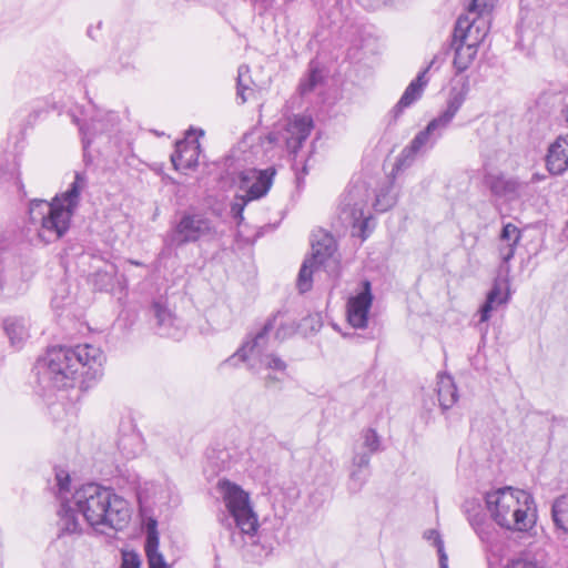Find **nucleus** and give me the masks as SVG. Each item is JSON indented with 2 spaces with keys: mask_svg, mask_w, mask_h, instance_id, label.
Returning a JSON list of instances; mask_svg holds the SVG:
<instances>
[{
  "mask_svg": "<svg viewBox=\"0 0 568 568\" xmlns=\"http://www.w3.org/2000/svg\"><path fill=\"white\" fill-rule=\"evenodd\" d=\"M275 174L273 166L264 170L246 169L239 175L240 189L245 192L247 200H258L270 191Z\"/></svg>",
  "mask_w": 568,
  "mask_h": 568,
  "instance_id": "9b49d317",
  "label": "nucleus"
},
{
  "mask_svg": "<svg viewBox=\"0 0 568 568\" xmlns=\"http://www.w3.org/2000/svg\"><path fill=\"white\" fill-rule=\"evenodd\" d=\"M121 568H141V559L134 551H124L122 554Z\"/></svg>",
  "mask_w": 568,
  "mask_h": 568,
  "instance_id": "79ce46f5",
  "label": "nucleus"
},
{
  "mask_svg": "<svg viewBox=\"0 0 568 568\" xmlns=\"http://www.w3.org/2000/svg\"><path fill=\"white\" fill-rule=\"evenodd\" d=\"M275 339L283 342L290 337H292L297 331V324L293 320H278L275 325Z\"/></svg>",
  "mask_w": 568,
  "mask_h": 568,
  "instance_id": "c9c22d12",
  "label": "nucleus"
},
{
  "mask_svg": "<svg viewBox=\"0 0 568 568\" xmlns=\"http://www.w3.org/2000/svg\"><path fill=\"white\" fill-rule=\"evenodd\" d=\"M449 49L454 50L455 52L453 64L457 73L467 70L475 60L478 52V49L471 47V44H465L453 37L449 43Z\"/></svg>",
  "mask_w": 568,
  "mask_h": 568,
  "instance_id": "b1692460",
  "label": "nucleus"
},
{
  "mask_svg": "<svg viewBox=\"0 0 568 568\" xmlns=\"http://www.w3.org/2000/svg\"><path fill=\"white\" fill-rule=\"evenodd\" d=\"M149 314L154 321L156 333L166 337H179L180 321L164 296L154 298L150 305Z\"/></svg>",
  "mask_w": 568,
  "mask_h": 568,
  "instance_id": "f8f14e48",
  "label": "nucleus"
},
{
  "mask_svg": "<svg viewBox=\"0 0 568 568\" xmlns=\"http://www.w3.org/2000/svg\"><path fill=\"white\" fill-rule=\"evenodd\" d=\"M78 513L92 527L114 530L123 529L131 518L128 501L116 495L113 489L95 483L82 485L74 491L70 500L62 503L58 521L60 538L67 535L82 534V524Z\"/></svg>",
  "mask_w": 568,
  "mask_h": 568,
  "instance_id": "f257e3e1",
  "label": "nucleus"
},
{
  "mask_svg": "<svg viewBox=\"0 0 568 568\" xmlns=\"http://www.w3.org/2000/svg\"><path fill=\"white\" fill-rule=\"evenodd\" d=\"M371 454L368 453H356L353 457V468L367 469L369 466Z\"/></svg>",
  "mask_w": 568,
  "mask_h": 568,
  "instance_id": "a18cd8bd",
  "label": "nucleus"
},
{
  "mask_svg": "<svg viewBox=\"0 0 568 568\" xmlns=\"http://www.w3.org/2000/svg\"><path fill=\"white\" fill-rule=\"evenodd\" d=\"M358 191L351 190L342 201L339 219L353 229V235L365 240L368 236L372 215L366 211V202L357 199Z\"/></svg>",
  "mask_w": 568,
  "mask_h": 568,
  "instance_id": "0eeeda50",
  "label": "nucleus"
},
{
  "mask_svg": "<svg viewBox=\"0 0 568 568\" xmlns=\"http://www.w3.org/2000/svg\"><path fill=\"white\" fill-rule=\"evenodd\" d=\"M200 145L186 140L175 143L174 152L171 154V162L176 171L193 170L197 166Z\"/></svg>",
  "mask_w": 568,
  "mask_h": 568,
  "instance_id": "a211bd4d",
  "label": "nucleus"
},
{
  "mask_svg": "<svg viewBox=\"0 0 568 568\" xmlns=\"http://www.w3.org/2000/svg\"><path fill=\"white\" fill-rule=\"evenodd\" d=\"M494 3L496 0H491ZM476 3H480V0H475Z\"/></svg>",
  "mask_w": 568,
  "mask_h": 568,
  "instance_id": "6e6d98bb",
  "label": "nucleus"
},
{
  "mask_svg": "<svg viewBox=\"0 0 568 568\" xmlns=\"http://www.w3.org/2000/svg\"><path fill=\"white\" fill-rule=\"evenodd\" d=\"M468 521L483 542H493L495 529L484 514L475 513L473 515H469Z\"/></svg>",
  "mask_w": 568,
  "mask_h": 568,
  "instance_id": "bb28decb",
  "label": "nucleus"
},
{
  "mask_svg": "<svg viewBox=\"0 0 568 568\" xmlns=\"http://www.w3.org/2000/svg\"><path fill=\"white\" fill-rule=\"evenodd\" d=\"M119 122V116L115 112H98L90 119L88 123L80 125V131L83 135V148L87 149L91 143V138L97 134H102L112 131Z\"/></svg>",
  "mask_w": 568,
  "mask_h": 568,
  "instance_id": "dca6fc26",
  "label": "nucleus"
},
{
  "mask_svg": "<svg viewBox=\"0 0 568 568\" xmlns=\"http://www.w3.org/2000/svg\"><path fill=\"white\" fill-rule=\"evenodd\" d=\"M215 234V224L205 213L196 210H185L172 223L164 237V244L168 247L180 248L187 244L212 239Z\"/></svg>",
  "mask_w": 568,
  "mask_h": 568,
  "instance_id": "39448f33",
  "label": "nucleus"
},
{
  "mask_svg": "<svg viewBox=\"0 0 568 568\" xmlns=\"http://www.w3.org/2000/svg\"><path fill=\"white\" fill-rule=\"evenodd\" d=\"M517 245L499 242L498 252L503 263L507 264L515 255Z\"/></svg>",
  "mask_w": 568,
  "mask_h": 568,
  "instance_id": "c03bdc74",
  "label": "nucleus"
},
{
  "mask_svg": "<svg viewBox=\"0 0 568 568\" xmlns=\"http://www.w3.org/2000/svg\"><path fill=\"white\" fill-rule=\"evenodd\" d=\"M562 113H564V116H565V119H566V121H567V123H568V104H567V105H566V108L564 109Z\"/></svg>",
  "mask_w": 568,
  "mask_h": 568,
  "instance_id": "864d4df0",
  "label": "nucleus"
},
{
  "mask_svg": "<svg viewBox=\"0 0 568 568\" xmlns=\"http://www.w3.org/2000/svg\"><path fill=\"white\" fill-rule=\"evenodd\" d=\"M469 81L468 78L464 80L460 88H452L449 92V97L447 100V106L445 111H443L437 118H435L438 122H440L446 129L449 126L450 122L464 104L469 93Z\"/></svg>",
  "mask_w": 568,
  "mask_h": 568,
  "instance_id": "6ab92c4d",
  "label": "nucleus"
},
{
  "mask_svg": "<svg viewBox=\"0 0 568 568\" xmlns=\"http://www.w3.org/2000/svg\"><path fill=\"white\" fill-rule=\"evenodd\" d=\"M321 266L315 264L314 261L305 258L303 262L301 270L297 276V288L301 293H306L312 288L313 284V273L317 271Z\"/></svg>",
  "mask_w": 568,
  "mask_h": 568,
  "instance_id": "c85d7f7f",
  "label": "nucleus"
},
{
  "mask_svg": "<svg viewBox=\"0 0 568 568\" xmlns=\"http://www.w3.org/2000/svg\"><path fill=\"white\" fill-rule=\"evenodd\" d=\"M282 317V312L272 314L257 332L247 336L246 341L243 343L240 349L231 358H229L227 362L236 357L242 362H245L250 358L258 359L263 355L267 354L271 332L274 331L277 318Z\"/></svg>",
  "mask_w": 568,
  "mask_h": 568,
  "instance_id": "1a4fd4ad",
  "label": "nucleus"
},
{
  "mask_svg": "<svg viewBox=\"0 0 568 568\" xmlns=\"http://www.w3.org/2000/svg\"><path fill=\"white\" fill-rule=\"evenodd\" d=\"M323 81L322 72L315 68H311L308 74L302 79L298 91L302 95L311 93Z\"/></svg>",
  "mask_w": 568,
  "mask_h": 568,
  "instance_id": "f704fd0d",
  "label": "nucleus"
},
{
  "mask_svg": "<svg viewBox=\"0 0 568 568\" xmlns=\"http://www.w3.org/2000/svg\"><path fill=\"white\" fill-rule=\"evenodd\" d=\"M217 489L222 495L225 507L241 532L245 535L255 534L258 527V521L250 505L248 494L239 485L231 483L227 479L219 480Z\"/></svg>",
  "mask_w": 568,
  "mask_h": 568,
  "instance_id": "423d86ee",
  "label": "nucleus"
},
{
  "mask_svg": "<svg viewBox=\"0 0 568 568\" xmlns=\"http://www.w3.org/2000/svg\"><path fill=\"white\" fill-rule=\"evenodd\" d=\"M508 301V295L501 296L500 284L496 281L489 290L485 303L480 307V322H486L490 317V313L498 305L505 304Z\"/></svg>",
  "mask_w": 568,
  "mask_h": 568,
  "instance_id": "cd10ccee",
  "label": "nucleus"
},
{
  "mask_svg": "<svg viewBox=\"0 0 568 568\" xmlns=\"http://www.w3.org/2000/svg\"><path fill=\"white\" fill-rule=\"evenodd\" d=\"M489 32V18L477 14L476 17L460 16L456 22L453 38L465 44L478 49Z\"/></svg>",
  "mask_w": 568,
  "mask_h": 568,
  "instance_id": "9d476101",
  "label": "nucleus"
},
{
  "mask_svg": "<svg viewBox=\"0 0 568 568\" xmlns=\"http://www.w3.org/2000/svg\"><path fill=\"white\" fill-rule=\"evenodd\" d=\"M364 447L368 449V454L376 453L379 449L381 440L377 433L368 428L363 433Z\"/></svg>",
  "mask_w": 568,
  "mask_h": 568,
  "instance_id": "ea45409f",
  "label": "nucleus"
},
{
  "mask_svg": "<svg viewBox=\"0 0 568 568\" xmlns=\"http://www.w3.org/2000/svg\"><path fill=\"white\" fill-rule=\"evenodd\" d=\"M88 185L84 172H75L69 189L57 194L51 202L32 200L29 214L32 223H40L39 236L47 243L61 239L70 227L71 219L79 206L80 194Z\"/></svg>",
  "mask_w": 568,
  "mask_h": 568,
  "instance_id": "7ed1b4c3",
  "label": "nucleus"
},
{
  "mask_svg": "<svg viewBox=\"0 0 568 568\" xmlns=\"http://www.w3.org/2000/svg\"><path fill=\"white\" fill-rule=\"evenodd\" d=\"M261 366L266 369L284 373L287 365L286 363L276 354L267 353L257 359Z\"/></svg>",
  "mask_w": 568,
  "mask_h": 568,
  "instance_id": "e433bc0d",
  "label": "nucleus"
},
{
  "mask_svg": "<svg viewBox=\"0 0 568 568\" xmlns=\"http://www.w3.org/2000/svg\"><path fill=\"white\" fill-rule=\"evenodd\" d=\"M367 474L363 469L353 468L349 475L348 488L353 493H357L362 489L366 483Z\"/></svg>",
  "mask_w": 568,
  "mask_h": 568,
  "instance_id": "58836bf2",
  "label": "nucleus"
},
{
  "mask_svg": "<svg viewBox=\"0 0 568 568\" xmlns=\"http://www.w3.org/2000/svg\"><path fill=\"white\" fill-rule=\"evenodd\" d=\"M275 382H278V378H277L276 376H274V375H271V374H270V375H267V376L265 377V385H266V386H271V385H272L273 383H275Z\"/></svg>",
  "mask_w": 568,
  "mask_h": 568,
  "instance_id": "603ef678",
  "label": "nucleus"
},
{
  "mask_svg": "<svg viewBox=\"0 0 568 568\" xmlns=\"http://www.w3.org/2000/svg\"><path fill=\"white\" fill-rule=\"evenodd\" d=\"M449 50H450V49H449V45H448L447 48H443V53H440V54H436V55L432 59V61H430V62H429V64L427 65V67H428V69H432L434 65H437V67H438L439 64H442V63L445 61L446 55L448 54Z\"/></svg>",
  "mask_w": 568,
  "mask_h": 568,
  "instance_id": "09e8293b",
  "label": "nucleus"
},
{
  "mask_svg": "<svg viewBox=\"0 0 568 568\" xmlns=\"http://www.w3.org/2000/svg\"><path fill=\"white\" fill-rule=\"evenodd\" d=\"M542 179H544V176H542V175H540V174H538V173H534V174L531 175L530 180H529L527 183H528V185H529L530 183H537V182H540Z\"/></svg>",
  "mask_w": 568,
  "mask_h": 568,
  "instance_id": "3c124183",
  "label": "nucleus"
},
{
  "mask_svg": "<svg viewBox=\"0 0 568 568\" xmlns=\"http://www.w3.org/2000/svg\"><path fill=\"white\" fill-rule=\"evenodd\" d=\"M55 479H57V484H58L60 494L69 490V485H70L69 474H67L64 471L57 473Z\"/></svg>",
  "mask_w": 568,
  "mask_h": 568,
  "instance_id": "49530a36",
  "label": "nucleus"
},
{
  "mask_svg": "<svg viewBox=\"0 0 568 568\" xmlns=\"http://www.w3.org/2000/svg\"><path fill=\"white\" fill-rule=\"evenodd\" d=\"M487 184L494 195L505 197L509 201L521 199L528 194V183H524L514 178L507 179L501 175L489 176Z\"/></svg>",
  "mask_w": 568,
  "mask_h": 568,
  "instance_id": "2eb2a0df",
  "label": "nucleus"
},
{
  "mask_svg": "<svg viewBox=\"0 0 568 568\" xmlns=\"http://www.w3.org/2000/svg\"><path fill=\"white\" fill-rule=\"evenodd\" d=\"M3 329L12 347L20 349L29 338L30 323L23 316H9L3 321Z\"/></svg>",
  "mask_w": 568,
  "mask_h": 568,
  "instance_id": "412c9836",
  "label": "nucleus"
},
{
  "mask_svg": "<svg viewBox=\"0 0 568 568\" xmlns=\"http://www.w3.org/2000/svg\"><path fill=\"white\" fill-rule=\"evenodd\" d=\"M105 355L91 344L77 346H53L36 363L38 381L43 387H73L78 379L89 387L90 382L103 375Z\"/></svg>",
  "mask_w": 568,
  "mask_h": 568,
  "instance_id": "f03ea898",
  "label": "nucleus"
},
{
  "mask_svg": "<svg viewBox=\"0 0 568 568\" xmlns=\"http://www.w3.org/2000/svg\"><path fill=\"white\" fill-rule=\"evenodd\" d=\"M252 80L250 77L248 65H240L237 71V91L236 95L241 99V103H245L254 90L251 87Z\"/></svg>",
  "mask_w": 568,
  "mask_h": 568,
  "instance_id": "c756f323",
  "label": "nucleus"
},
{
  "mask_svg": "<svg viewBox=\"0 0 568 568\" xmlns=\"http://www.w3.org/2000/svg\"><path fill=\"white\" fill-rule=\"evenodd\" d=\"M424 538L436 547L439 558V568H448V557L445 552L444 541L439 532L436 529H428L424 532Z\"/></svg>",
  "mask_w": 568,
  "mask_h": 568,
  "instance_id": "473e14b6",
  "label": "nucleus"
},
{
  "mask_svg": "<svg viewBox=\"0 0 568 568\" xmlns=\"http://www.w3.org/2000/svg\"><path fill=\"white\" fill-rule=\"evenodd\" d=\"M125 428V432L121 430L116 446L124 458L133 459L142 453L143 442L141 435L131 424H128Z\"/></svg>",
  "mask_w": 568,
  "mask_h": 568,
  "instance_id": "4be33fe9",
  "label": "nucleus"
},
{
  "mask_svg": "<svg viewBox=\"0 0 568 568\" xmlns=\"http://www.w3.org/2000/svg\"><path fill=\"white\" fill-rule=\"evenodd\" d=\"M494 4L495 3L491 0H480V3H476L475 0H473L469 6L468 14L474 17L481 14L489 18V10L494 7Z\"/></svg>",
  "mask_w": 568,
  "mask_h": 568,
  "instance_id": "a19ab883",
  "label": "nucleus"
},
{
  "mask_svg": "<svg viewBox=\"0 0 568 568\" xmlns=\"http://www.w3.org/2000/svg\"><path fill=\"white\" fill-rule=\"evenodd\" d=\"M334 250V239L331 235L323 233L318 240L312 241V255L307 258L322 266L326 260L333 255Z\"/></svg>",
  "mask_w": 568,
  "mask_h": 568,
  "instance_id": "393cba45",
  "label": "nucleus"
},
{
  "mask_svg": "<svg viewBox=\"0 0 568 568\" xmlns=\"http://www.w3.org/2000/svg\"><path fill=\"white\" fill-rule=\"evenodd\" d=\"M437 395L440 407L446 410L457 400V388L450 376H438Z\"/></svg>",
  "mask_w": 568,
  "mask_h": 568,
  "instance_id": "a878e982",
  "label": "nucleus"
},
{
  "mask_svg": "<svg viewBox=\"0 0 568 568\" xmlns=\"http://www.w3.org/2000/svg\"><path fill=\"white\" fill-rule=\"evenodd\" d=\"M551 520L558 537H568V491L556 497L551 504Z\"/></svg>",
  "mask_w": 568,
  "mask_h": 568,
  "instance_id": "5701e85b",
  "label": "nucleus"
},
{
  "mask_svg": "<svg viewBox=\"0 0 568 568\" xmlns=\"http://www.w3.org/2000/svg\"><path fill=\"white\" fill-rule=\"evenodd\" d=\"M446 128L433 119L424 130L419 131L410 143L405 146L397 160L398 168H407L415 160L416 155L424 154L432 150L443 136Z\"/></svg>",
  "mask_w": 568,
  "mask_h": 568,
  "instance_id": "6e6552de",
  "label": "nucleus"
},
{
  "mask_svg": "<svg viewBox=\"0 0 568 568\" xmlns=\"http://www.w3.org/2000/svg\"><path fill=\"white\" fill-rule=\"evenodd\" d=\"M240 200H241V202H234L231 205V214H232L233 219H235L237 221V224H241L242 221L244 220V217H243L244 207L247 204V202L250 201V200H247L246 194L244 196H241Z\"/></svg>",
  "mask_w": 568,
  "mask_h": 568,
  "instance_id": "37998d69",
  "label": "nucleus"
},
{
  "mask_svg": "<svg viewBox=\"0 0 568 568\" xmlns=\"http://www.w3.org/2000/svg\"><path fill=\"white\" fill-rule=\"evenodd\" d=\"M258 14H276L285 10L284 0H250Z\"/></svg>",
  "mask_w": 568,
  "mask_h": 568,
  "instance_id": "2f4dec72",
  "label": "nucleus"
},
{
  "mask_svg": "<svg viewBox=\"0 0 568 568\" xmlns=\"http://www.w3.org/2000/svg\"><path fill=\"white\" fill-rule=\"evenodd\" d=\"M430 69H428V67L426 69H424L423 71H420L418 73V75L416 77V79H414L412 81V83H414L416 87H419L424 90V88L426 87L428 80L426 79V73L429 71Z\"/></svg>",
  "mask_w": 568,
  "mask_h": 568,
  "instance_id": "8fccbe9b",
  "label": "nucleus"
},
{
  "mask_svg": "<svg viewBox=\"0 0 568 568\" xmlns=\"http://www.w3.org/2000/svg\"><path fill=\"white\" fill-rule=\"evenodd\" d=\"M423 91L424 90L422 88L416 87L410 82L397 104L394 106L393 112L395 113V116H398L404 109L410 106L415 101H417L422 97Z\"/></svg>",
  "mask_w": 568,
  "mask_h": 568,
  "instance_id": "7c9ffc66",
  "label": "nucleus"
},
{
  "mask_svg": "<svg viewBox=\"0 0 568 568\" xmlns=\"http://www.w3.org/2000/svg\"><path fill=\"white\" fill-rule=\"evenodd\" d=\"M115 270L113 265L109 266V270L98 271L93 275V285L99 291H109L113 287V276Z\"/></svg>",
  "mask_w": 568,
  "mask_h": 568,
  "instance_id": "72a5a7b5",
  "label": "nucleus"
},
{
  "mask_svg": "<svg viewBox=\"0 0 568 568\" xmlns=\"http://www.w3.org/2000/svg\"><path fill=\"white\" fill-rule=\"evenodd\" d=\"M520 239L521 232L516 225H514L513 223H507L506 225L503 226V230L499 235V242L518 245Z\"/></svg>",
  "mask_w": 568,
  "mask_h": 568,
  "instance_id": "4c0bfd02",
  "label": "nucleus"
},
{
  "mask_svg": "<svg viewBox=\"0 0 568 568\" xmlns=\"http://www.w3.org/2000/svg\"><path fill=\"white\" fill-rule=\"evenodd\" d=\"M159 531L156 520L150 519L146 526V537L144 550L148 558L149 568H170L163 555L159 551Z\"/></svg>",
  "mask_w": 568,
  "mask_h": 568,
  "instance_id": "aec40b11",
  "label": "nucleus"
},
{
  "mask_svg": "<svg viewBox=\"0 0 568 568\" xmlns=\"http://www.w3.org/2000/svg\"><path fill=\"white\" fill-rule=\"evenodd\" d=\"M546 165L552 175H561L568 170V135H559L549 145Z\"/></svg>",
  "mask_w": 568,
  "mask_h": 568,
  "instance_id": "f3484780",
  "label": "nucleus"
},
{
  "mask_svg": "<svg viewBox=\"0 0 568 568\" xmlns=\"http://www.w3.org/2000/svg\"><path fill=\"white\" fill-rule=\"evenodd\" d=\"M17 183H18L19 190L24 193V191H23L24 190V184L20 180Z\"/></svg>",
  "mask_w": 568,
  "mask_h": 568,
  "instance_id": "5fc2aeb1",
  "label": "nucleus"
},
{
  "mask_svg": "<svg viewBox=\"0 0 568 568\" xmlns=\"http://www.w3.org/2000/svg\"><path fill=\"white\" fill-rule=\"evenodd\" d=\"M506 568H540L537 564L525 560V559H516L509 562Z\"/></svg>",
  "mask_w": 568,
  "mask_h": 568,
  "instance_id": "de8ad7c7",
  "label": "nucleus"
},
{
  "mask_svg": "<svg viewBox=\"0 0 568 568\" xmlns=\"http://www.w3.org/2000/svg\"><path fill=\"white\" fill-rule=\"evenodd\" d=\"M490 518L501 528L527 531L536 520V506L531 494L524 489L503 487L485 496Z\"/></svg>",
  "mask_w": 568,
  "mask_h": 568,
  "instance_id": "20e7f679",
  "label": "nucleus"
},
{
  "mask_svg": "<svg viewBox=\"0 0 568 568\" xmlns=\"http://www.w3.org/2000/svg\"><path fill=\"white\" fill-rule=\"evenodd\" d=\"M359 293L348 298L347 320L355 328H365L368 322V312L373 303L372 285L369 281L362 283Z\"/></svg>",
  "mask_w": 568,
  "mask_h": 568,
  "instance_id": "ddd939ff",
  "label": "nucleus"
},
{
  "mask_svg": "<svg viewBox=\"0 0 568 568\" xmlns=\"http://www.w3.org/2000/svg\"><path fill=\"white\" fill-rule=\"evenodd\" d=\"M313 128L314 122L310 115H294L288 119L283 138L290 153L296 154L298 152Z\"/></svg>",
  "mask_w": 568,
  "mask_h": 568,
  "instance_id": "4468645a",
  "label": "nucleus"
}]
</instances>
